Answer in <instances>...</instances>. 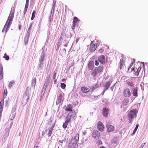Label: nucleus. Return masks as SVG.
I'll list each match as a JSON object with an SVG mask.
<instances>
[{"label": "nucleus", "instance_id": "obj_56", "mask_svg": "<svg viewBox=\"0 0 148 148\" xmlns=\"http://www.w3.org/2000/svg\"><path fill=\"white\" fill-rule=\"evenodd\" d=\"M79 40V37H78L76 39V42H77Z\"/></svg>", "mask_w": 148, "mask_h": 148}, {"label": "nucleus", "instance_id": "obj_52", "mask_svg": "<svg viewBox=\"0 0 148 148\" xmlns=\"http://www.w3.org/2000/svg\"><path fill=\"white\" fill-rule=\"evenodd\" d=\"M92 98V99H94V100H96L97 99L98 97V96H93Z\"/></svg>", "mask_w": 148, "mask_h": 148}, {"label": "nucleus", "instance_id": "obj_39", "mask_svg": "<svg viewBox=\"0 0 148 148\" xmlns=\"http://www.w3.org/2000/svg\"><path fill=\"white\" fill-rule=\"evenodd\" d=\"M66 84L64 83H61V88L63 89H64L66 87Z\"/></svg>", "mask_w": 148, "mask_h": 148}, {"label": "nucleus", "instance_id": "obj_48", "mask_svg": "<svg viewBox=\"0 0 148 148\" xmlns=\"http://www.w3.org/2000/svg\"><path fill=\"white\" fill-rule=\"evenodd\" d=\"M103 51L104 49H101L98 51V52L99 53H102L103 52Z\"/></svg>", "mask_w": 148, "mask_h": 148}, {"label": "nucleus", "instance_id": "obj_29", "mask_svg": "<svg viewBox=\"0 0 148 148\" xmlns=\"http://www.w3.org/2000/svg\"><path fill=\"white\" fill-rule=\"evenodd\" d=\"M3 102L1 101L0 102V113L1 114L3 110Z\"/></svg>", "mask_w": 148, "mask_h": 148}, {"label": "nucleus", "instance_id": "obj_14", "mask_svg": "<svg viewBox=\"0 0 148 148\" xmlns=\"http://www.w3.org/2000/svg\"><path fill=\"white\" fill-rule=\"evenodd\" d=\"M97 46L95 44L92 43H91L90 48V51L92 52L95 51L97 48Z\"/></svg>", "mask_w": 148, "mask_h": 148}, {"label": "nucleus", "instance_id": "obj_30", "mask_svg": "<svg viewBox=\"0 0 148 148\" xmlns=\"http://www.w3.org/2000/svg\"><path fill=\"white\" fill-rule=\"evenodd\" d=\"M32 23H31L29 27V28L27 30L26 35H29V36H30V32H31V28L32 26Z\"/></svg>", "mask_w": 148, "mask_h": 148}, {"label": "nucleus", "instance_id": "obj_11", "mask_svg": "<svg viewBox=\"0 0 148 148\" xmlns=\"http://www.w3.org/2000/svg\"><path fill=\"white\" fill-rule=\"evenodd\" d=\"M48 84V81H47L45 82V84L44 85L43 88L42 89V90L41 91V94L43 96H44V93L45 92L46 88H47V86Z\"/></svg>", "mask_w": 148, "mask_h": 148}, {"label": "nucleus", "instance_id": "obj_50", "mask_svg": "<svg viewBox=\"0 0 148 148\" xmlns=\"http://www.w3.org/2000/svg\"><path fill=\"white\" fill-rule=\"evenodd\" d=\"M6 26H7V24H5V25L4 28L2 30V32H4L5 31H6V29H5L6 27Z\"/></svg>", "mask_w": 148, "mask_h": 148}, {"label": "nucleus", "instance_id": "obj_33", "mask_svg": "<svg viewBox=\"0 0 148 148\" xmlns=\"http://www.w3.org/2000/svg\"><path fill=\"white\" fill-rule=\"evenodd\" d=\"M98 85L97 84L94 85L92 86V88H91V89L92 90H94L98 87Z\"/></svg>", "mask_w": 148, "mask_h": 148}, {"label": "nucleus", "instance_id": "obj_36", "mask_svg": "<svg viewBox=\"0 0 148 148\" xmlns=\"http://www.w3.org/2000/svg\"><path fill=\"white\" fill-rule=\"evenodd\" d=\"M78 20V18L77 17L75 16L73 20V22L76 23H77V22Z\"/></svg>", "mask_w": 148, "mask_h": 148}, {"label": "nucleus", "instance_id": "obj_54", "mask_svg": "<svg viewBox=\"0 0 148 148\" xmlns=\"http://www.w3.org/2000/svg\"><path fill=\"white\" fill-rule=\"evenodd\" d=\"M114 86H115V85H113L112 86V87H111V90L112 91L113 90V89L114 88Z\"/></svg>", "mask_w": 148, "mask_h": 148}, {"label": "nucleus", "instance_id": "obj_63", "mask_svg": "<svg viewBox=\"0 0 148 148\" xmlns=\"http://www.w3.org/2000/svg\"><path fill=\"white\" fill-rule=\"evenodd\" d=\"M100 148H106L105 147H104V146H102L100 147Z\"/></svg>", "mask_w": 148, "mask_h": 148}, {"label": "nucleus", "instance_id": "obj_58", "mask_svg": "<svg viewBox=\"0 0 148 148\" xmlns=\"http://www.w3.org/2000/svg\"><path fill=\"white\" fill-rule=\"evenodd\" d=\"M73 65H74V64L73 63H72L71 64V65L70 66V67L73 66Z\"/></svg>", "mask_w": 148, "mask_h": 148}, {"label": "nucleus", "instance_id": "obj_27", "mask_svg": "<svg viewBox=\"0 0 148 148\" xmlns=\"http://www.w3.org/2000/svg\"><path fill=\"white\" fill-rule=\"evenodd\" d=\"M30 36L29 35H26L25 38L24 42L25 45H26L28 43V39L29 38Z\"/></svg>", "mask_w": 148, "mask_h": 148}, {"label": "nucleus", "instance_id": "obj_3", "mask_svg": "<svg viewBox=\"0 0 148 148\" xmlns=\"http://www.w3.org/2000/svg\"><path fill=\"white\" fill-rule=\"evenodd\" d=\"M76 113L75 110H73L72 112H69L67 115L66 117V120L67 121L71 122L72 119H74L76 116Z\"/></svg>", "mask_w": 148, "mask_h": 148}, {"label": "nucleus", "instance_id": "obj_15", "mask_svg": "<svg viewBox=\"0 0 148 148\" xmlns=\"http://www.w3.org/2000/svg\"><path fill=\"white\" fill-rule=\"evenodd\" d=\"M45 53L44 51H43L40 56V62H43L45 59Z\"/></svg>", "mask_w": 148, "mask_h": 148}, {"label": "nucleus", "instance_id": "obj_22", "mask_svg": "<svg viewBox=\"0 0 148 148\" xmlns=\"http://www.w3.org/2000/svg\"><path fill=\"white\" fill-rule=\"evenodd\" d=\"M129 101V99L127 98L124 99L122 101V103L123 106H127L128 104Z\"/></svg>", "mask_w": 148, "mask_h": 148}, {"label": "nucleus", "instance_id": "obj_2", "mask_svg": "<svg viewBox=\"0 0 148 148\" xmlns=\"http://www.w3.org/2000/svg\"><path fill=\"white\" fill-rule=\"evenodd\" d=\"M137 112L138 111L136 109L132 110L129 111L128 113V119L129 123H132V119L134 117H136Z\"/></svg>", "mask_w": 148, "mask_h": 148}, {"label": "nucleus", "instance_id": "obj_10", "mask_svg": "<svg viewBox=\"0 0 148 148\" xmlns=\"http://www.w3.org/2000/svg\"><path fill=\"white\" fill-rule=\"evenodd\" d=\"M79 137V134L78 133L75 135L74 138L71 140V141H72V142H73L77 144L78 142Z\"/></svg>", "mask_w": 148, "mask_h": 148}, {"label": "nucleus", "instance_id": "obj_25", "mask_svg": "<svg viewBox=\"0 0 148 148\" xmlns=\"http://www.w3.org/2000/svg\"><path fill=\"white\" fill-rule=\"evenodd\" d=\"M70 122L69 121H67V120H66L65 122L62 125V127L64 129H65L67 126L68 124L69 123H70Z\"/></svg>", "mask_w": 148, "mask_h": 148}, {"label": "nucleus", "instance_id": "obj_35", "mask_svg": "<svg viewBox=\"0 0 148 148\" xmlns=\"http://www.w3.org/2000/svg\"><path fill=\"white\" fill-rule=\"evenodd\" d=\"M43 66V62H40V64L38 66V69L40 70H41V69L42 68V66Z\"/></svg>", "mask_w": 148, "mask_h": 148}, {"label": "nucleus", "instance_id": "obj_61", "mask_svg": "<svg viewBox=\"0 0 148 148\" xmlns=\"http://www.w3.org/2000/svg\"><path fill=\"white\" fill-rule=\"evenodd\" d=\"M62 82H64L66 81V79H62Z\"/></svg>", "mask_w": 148, "mask_h": 148}, {"label": "nucleus", "instance_id": "obj_34", "mask_svg": "<svg viewBox=\"0 0 148 148\" xmlns=\"http://www.w3.org/2000/svg\"><path fill=\"white\" fill-rule=\"evenodd\" d=\"M135 60L133 59V61L130 64L129 67L128 68V70H129L131 68V67L133 65V64L135 63Z\"/></svg>", "mask_w": 148, "mask_h": 148}, {"label": "nucleus", "instance_id": "obj_59", "mask_svg": "<svg viewBox=\"0 0 148 148\" xmlns=\"http://www.w3.org/2000/svg\"><path fill=\"white\" fill-rule=\"evenodd\" d=\"M34 148H39V147L38 146H35L34 147Z\"/></svg>", "mask_w": 148, "mask_h": 148}, {"label": "nucleus", "instance_id": "obj_62", "mask_svg": "<svg viewBox=\"0 0 148 148\" xmlns=\"http://www.w3.org/2000/svg\"><path fill=\"white\" fill-rule=\"evenodd\" d=\"M64 47H67V44H66L64 45Z\"/></svg>", "mask_w": 148, "mask_h": 148}, {"label": "nucleus", "instance_id": "obj_38", "mask_svg": "<svg viewBox=\"0 0 148 148\" xmlns=\"http://www.w3.org/2000/svg\"><path fill=\"white\" fill-rule=\"evenodd\" d=\"M138 126H139L138 124H137L136 125V127H135V128L134 129V130L133 131V133L134 134L135 133V132H136Z\"/></svg>", "mask_w": 148, "mask_h": 148}, {"label": "nucleus", "instance_id": "obj_57", "mask_svg": "<svg viewBox=\"0 0 148 148\" xmlns=\"http://www.w3.org/2000/svg\"><path fill=\"white\" fill-rule=\"evenodd\" d=\"M21 25H19L18 26V28L19 30L21 29Z\"/></svg>", "mask_w": 148, "mask_h": 148}, {"label": "nucleus", "instance_id": "obj_18", "mask_svg": "<svg viewBox=\"0 0 148 148\" xmlns=\"http://www.w3.org/2000/svg\"><path fill=\"white\" fill-rule=\"evenodd\" d=\"M111 84L110 82H107L104 84V87L106 88L103 91V93H104L109 88L110 85Z\"/></svg>", "mask_w": 148, "mask_h": 148}, {"label": "nucleus", "instance_id": "obj_46", "mask_svg": "<svg viewBox=\"0 0 148 148\" xmlns=\"http://www.w3.org/2000/svg\"><path fill=\"white\" fill-rule=\"evenodd\" d=\"M7 94V90L6 89H5L4 91V95L6 96Z\"/></svg>", "mask_w": 148, "mask_h": 148}, {"label": "nucleus", "instance_id": "obj_55", "mask_svg": "<svg viewBox=\"0 0 148 148\" xmlns=\"http://www.w3.org/2000/svg\"><path fill=\"white\" fill-rule=\"evenodd\" d=\"M63 141H64L63 140H60L59 141V142L60 143H63Z\"/></svg>", "mask_w": 148, "mask_h": 148}, {"label": "nucleus", "instance_id": "obj_20", "mask_svg": "<svg viewBox=\"0 0 148 148\" xmlns=\"http://www.w3.org/2000/svg\"><path fill=\"white\" fill-rule=\"evenodd\" d=\"M54 127V125H53L48 128L49 132L47 134L48 137H50L51 136Z\"/></svg>", "mask_w": 148, "mask_h": 148}, {"label": "nucleus", "instance_id": "obj_21", "mask_svg": "<svg viewBox=\"0 0 148 148\" xmlns=\"http://www.w3.org/2000/svg\"><path fill=\"white\" fill-rule=\"evenodd\" d=\"M82 91L84 93H87L90 91V89L85 86L82 87L81 88Z\"/></svg>", "mask_w": 148, "mask_h": 148}, {"label": "nucleus", "instance_id": "obj_19", "mask_svg": "<svg viewBox=\"0 0 148 148\" xmlns=\"http://www.w3.org/2000/svg\"><path fill=\"white\" fill-rule=\"evenodd\" d=\"M94 66V62L93 61H91L89 62L88 68L90 70H92Z\"/></svg>", "mask_w": 148, "mask_h": 148}, {"label": "nucleus", "instance_id": "obj_43", "mask_svg": "<svg viewBox=\"0 0 148 148\" xmlns=\"http://www.w3.org/2000/svg\"><path fill=\"white\" fill-rule=\"evenodd\" d=\"M28 3H29L28 1V2H27V1H26V3L25 7V10L26 8V10H27V9L28 8Z\"/></svg>", "mask_w": 148, "mask_h": 148}, {"label": "nucleus", "instance_id": "obj_13", "mask_svg": "<svg viewBox=\"0 0 148 148\" xmlns=\"http://www.w3.org/2000/svg\"><path fill=\"white\" fill-rule=\"evenodd\" d=\"M69 148H77V145L76 143H75L72 141L70 142L68 145Z\"/></svg>", "mask_w": 148, "mask_h": 148}, {"label": "nucleus", "instance_id": "obj_44", "mask_svg": "<svg viewBox=\"0 0 148 148\" xmlns=\"http://www.w3.org/2000/svg\"><path fill=\"white\" fill-rule=\"evenodd\" d=\"M75 26L76 23L73 22V24L71 26V28L72 29H75Z\"/></svg>", "mask_w": 148, "mask_h": 148}, {"label": "nucleus", "instance_id": "obj_24", "mask_svg": "<svg viewBox=\"0 0 148 148\" xmlns=\"http://www.w3.org/2000/svg\"><path fill=\"white\" fill-rule=\"evenodd\" d=\"M64 94H62V93H60L59 94V97H58V99L57 100L58 103H60L62 99V98L63 97Z\"/></svg>", "mask_w": 148, "mask_h": 148}, {"label": "nucleus", "instance_id": "obj_45", "mask_svg": "<svg viewBox=\"0 0 148 148\" xmlns=\"http://www.w3.org/2000/svg\"><path fill=\"white\" fill-rule=\"evenodd\" d=\"M133 73L136 76H138L139 75V73L138 72V71H136L135 70L134 71Z\"/></svg>", "mask_w": 148, "mask_h": 148}, {"label": "nucleus", "instance_id": "obj_64", "mask_svg": "<svg viewBox=\"0 0 148 148\" xmlns=\"http://www.w3.org/2000/svg\"><path fill=\"white\" fill-rule=\"evenodd\" d=\"M43 95H42L41 94V96H40V97H41V98H42L43 97Z\"/></svg>", "mask_w": 148, "mask_h": 148}, {"label": "nucleus", "instance_id": "obj_37", "mask_svg": "<svg viewBox=\"0 0 148 148\" xmlns=\"http://www.w3.org/2000/svg\"><path fill=\"white\" fill-rule=\"evenodd\" d=\"M3 58H5L6 60H8L9 59V56L7 55L6 53L4 54Z\"/></svg>", "mask_w": 148, "mask_h": 148}, {"label": "nucleus", "instance_id": "obj_31", "mask_svg": "<svg viewBox=\"0 0 148 148\" xmlns=\"http://www.w3.org/2000/svg\"><path fill=\"white\" fill-rule=\"evenodd\" d=\"M36 14V10H34L33 11V12L32 14V17L31 18V20H33L35 17Z\"/></svg>", "mask_w": 148, "mask_h": 148}, {"label": "nucleus", "instance_id": "obj_51", "mask_svg": "<svg viewBox=\"0 0 148 148\" xmlns=\"http://www.w3.org/2000/svg\"><path fill=\"white\" fill-rule=\"evenodd\" d=\"M141 66H140L137 69V71H138V73H139V72H140V70H141Z\"/></svg>", "mask_w": 148, "mask_h": 148}, {"label": "nucleus", "instance_id": "obj_4", "mask_svg": "<svg viewBox=\"0 0 148 148\" xmlns=\"http://www.w3.org/2000/svg\"><path fill=\"white\" fill-rule=\"evenodd\" d=\"M131 91L128 88L124 89L123 91V95L124 97H127L131 96L132 95Z\"/></svg>", "mask_w": 148, "mask_h": 148}, {"label": "nucleus", "instance_id": "obj_12", "mask_svg": "<svg viewBox=\"0 0 148 148\" xmlns=\"http://www.w3.org/2000/svg\"><path fill=\"white\" fill-rule=\"evenodd\" d=\"M109 111V109L106 108H103L102 111L103 115L106 117H107L108 114V112Z\"/></svg>", "mask_w": 148, "mask_h": 148}, {"label": "nucleus", "instance_id": "obj_1", "mask_svg": "<svg viewBox=\"0 0 148 148\" xmlns=\"http://www.w3.org/2000/svg\"><path fill=\"white\" fill-rule=\"evenodd\" d=\"M14 11H12V10H11V12L8 17V20L5 24H7L6 28V33L7 32L10 27L14 18Z\"/></svg>", "mask_w": 148, "mask_h": 148}, {"label": "nucleus", "instance_id": "obj_5", "mask_svg": "<svg viewBox=\"0 0 148 148\" xmlns=\"http://www.w3.org/2000/svg\"><path fill=\"white\" fill-rule=\"evenodd\" d=\"M100 137V132L97 130H94L92 133V137L94 139L98 140Z\"/></svg>", "mask_w": 148, "mask_h": 148}, {"label": "nucleus", "instance_id": "obj_9", "mask_svg": "<svg viewBox=\"0 0 148 148\" xmlns=\"http://www.w3.org/2000/svg\"><path fill=\"white\" fill-rule=\"evenodd\" d=\"M73 108V106L71 104H68L65 109V110L66 111L72 112Z\"/></svg>", "mask_w": 148, "mask_h": 148}, {"label": "nucleus", "instance_id": "obj_7", "mask_svg": "<svg viewBox=\"0 0 148 148\" xmlns=\"http://www.w3.org/2000/svg\"><path fill=\"white\" fill-rule=\"evenodd\" d=\"M98 60L101 64H105L106 62V58L104 55L100 56L98 58Z\"/></svg>", "mask_w": 148, "mask_h": 148}, {"label": "nucleus", "instance_id": "obj_47", "mask_svg": "<svg viewBox=\"0 0 148 148\" xmlns=\"http://www.w3.org/2000/svg\"><path fill=\"white\" fill-rule=\"evenodd\" d=\"M56 72H54L53 73V78L54 79H55L56 76Z\"/></svg>", "mask_w": 148, "mask_h": 148}, {"label": "nucleus", "instance_id": "obj_8", "mask_svg": "<svg viewBox=\"0 0 148 148\" xmlns=\"http://www.w3.org/2000/svg\"><path fill=\"white\" fill-rule=\"evenodd\" d=\"M107 130L108 132H113L114 130V127L111 125H106Z\"/></svg>", "mask_w": 148, "mask_h": 148}, {"label": "nucleus", "instance_id": "obj_6", "mask_svg": "<svg viewBox=\"0 0 148 148\" xmlns=\"http://www.w3.org/2000/svg\"><path fill=\"white\" fill-rule=\"evenodd\" d=\"M97 126L98 129L100 131L102 132L104 130L105 127L102 122L101 121L98 122Z\"/></svg>", "mask_w": 148, "mask_h": 148}, {"label": "nucleus", "instance_id": "obj_60", "mask_svg": "<svg viewBox=\"0 0 148 148\" xmlns=\"http://www.w3.org/2000/svg\"><path fill=\"white\" fill-rule=\"evenodd\" d=\"M134 68L133 67L131 68L132 71H134Z\"/></svg>", "mask_w": 148, "mask_h": 148}, {"label": "nucleus", "instance_id": "obj_40", "mask_svg": "<svg viewBox=\"0 0 148 148\" xmlns=\"http://www.w3.org/2000/svg\"><path fill=\"white\" fill-rule=\"evenodd\" d=\"M0 72H3V66L1 63H0Z\"/></svg>", "mask_w": 148, "mask_h": 148}, {"label": "nucleus", "instance_id": "obj_23", "mask_svg": "<svg viewBox=\"0 0 148 148\" xmlns=\"http://www.w3.org/2000/svg\"><path fill=\"white\" fill-rule=\"evenodd\" d=\"M98 73H100L103 71V66H99L95 68Z\"/></svg>", "mask_w": 148, "mask_h": 148}, {"label": "nucleus", "instance_id": "obj_49", "mask_svg": "<svg viewBox=\"0 0 148 148\" xmlns=\"http://www.w3.org/2000/svg\"><path fill=\"white\" fill-rule=\"evenodd\" d=\"M95 65L96 66L98 65L99 64V62L98 61H97V60H95Z\"/></svg>", "mask_w": 148, "mask_h": 148}, {"label": "nucleus", "instance_id": "obj_28", "mask_svg": "<svg viewBox=\"0 0 148 148\" xmlns=\"http://www.w3.org/2000/svg\"><path fill=\"white\" fill-rule=\"evenodd\" d=\"M98 73L97 70V69L95 68L93 70L92 73L91 74V75L93 77H95L98 74Z\"/></svg>", "mask_w": 148, "mask_h": 148}, {"label": "nucleus", "instance_id": "obj_32", "mask_svg": "<svg viewBox=\"0 0 148 148\" xmlns=\"http://www.w3.org/2000/svg\"><path fill=\"white\" fill-rule=\"evenodd\" d=\"M36 79L34 78L32 80V86H34V87L35 86L36 84Z\"/></svg>", "mask_w": 148, "mask_h": 148}, {"label": "nucleus", "instance_id": "obj_42", "mask_svg": "<svg viewBox=\"0 0 148 148\" xmlns=\"http://www.w3.org/2000/svg\"><path fill=\"white\" fill-rule=\"evenodd\" d=\"M3 72H0V79H2L3 78Z\"/></svg>", "mask_w": 148, "mask_h": 148}, {"label": "nucleus", "instance_id": "obj_41", "mask_svg": "<svg viewBox=\"0 0 148 148\" xmlns=\"http://www.w3.org/2000/svg\"><path fill=\"white\" fill-rule=\"evenodd\" d=\"M14 84V81H12L11 82H10L9 83V87H10V88L12 86V85L13 84Z\"/></svg>", "mask_w": 148, "mask_h": 148}, {"label": "nucleus", "instance_id": "obj_16", "mask_svg": "<svg viewBox=\"0 0 148 148\" xmlns=\"http://www.w3.org/2000/svg\"><path fill=\"white\" fill-rule=\"evenodd\" d=\"M126 84L130 87H134L135 84L134 82V80L132 79L131 80L127 81Z\"/></svg>", "mask_w": 148, "mask_h": 148}, {"label": "nucleus", "instance_id": "obj_53", "mask_svg": "<svg viewBox=\"0 0 148 148\" xmlns=\"http://www.w3.org/2000/svg\"><path fill=\"white\" fill-rule=\"evenodd\" d=\"M145 143H143L140 146V148H143V147H144V145H145Z\"/></svg>", "mask_w": 148, "mask_h": 148}, {"label": "nucleus", "instance_id": "obj_17", "mask_svg": "<svg viewBox=\"0 0 148 148\" xmlns=\"http://www.w3.org/2000/svg\"><path fill=\"white\" fill-rule=\"evenodd\" d=\"M132 94L134 96L137 97L138 96V88L137 87H134L132 90Z\"/></svg>", "mask_w": 148, "mask_h": 148}, {"label": "nucleus", "instance_id": "obj_26", "mask_svg": "<svg viewBox=\"0 0 148 148\" xmlns=\"http://www.w3.org/2000/svg\"><path fill=\"white\" fill-rule=\"evenodd\" d=\"M120 68L121 69L123 68V66L124 65V62L123 59H121L120 61Z\"/></svg>", "mask_w": 148, "mask_h": 148}]
</instances>
